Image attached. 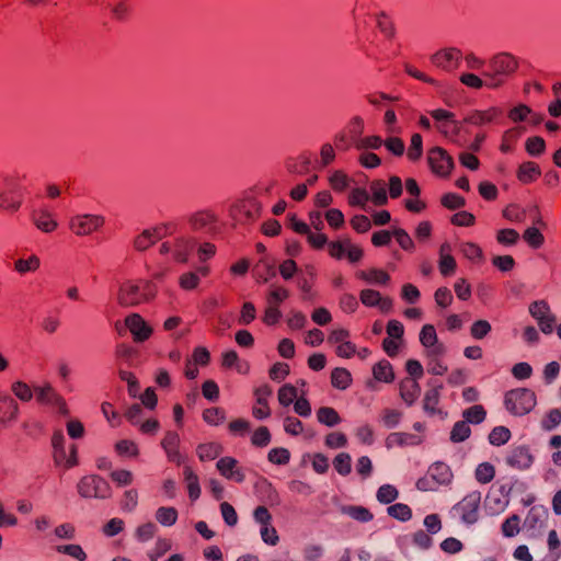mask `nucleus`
<instances>
[{"label":"nucleus","instance_id":"1","mask_svg":"<svg viewBox=\"0 0 561 561\" xmlns=\"http://www.w3.org/2000/svg\"><path fill=\"white\" fill-rule=\"evenodd\" d=\"M518 67L514 56L501 53L490 59L488 70L483 72L485 87L495 89L501 87Z\"/></svg>","mask_w":561,"mask_h":561},{"label":"nucleus","instance_id":"2","mask_svg":"<svg viewBox=\"0 0 561 561\" xmlns=\"http://www.w3.org/2000/svg\"><path fill=\"white\" fill-rule=\"evenodd\" d=\"M157 294L156 286L149 280H127L118 290V304L133 307L153 299Z\"/></svg>","mask_w":561,"mask_h":561},{"label":"nucleus","instance_id":"3","mask_svg":"<svg viewBox=\"0 0 561 561\" xmlns=\"http://www.w3.org/2000/svg\"><path fill=\"white\" fill-rule=\"evenodd\" d=\"M77 491L83 499L105 500L112 496L110 483L99 474L83 476L77 484Z\"/></svg>","mask_w":561,"mask_h":561},{"label":"nucleus","instance_id":"4","mask_svg":"<svg viewBox=\"0 0 561 561\" xmlns=\"http://www.w3.org/2000/svg\"><path fill=\"white\" fill-rule=\"evenodd\" d=\"M262 207L255 198H242L230 207V217L236 225L251 226L261 217Z\"/></svg>","mask_w":561,"mask_h":561},{"label":"nucleus","instance_id":"5","mask_svg":"<svg viewBox=\"0 0 561 561\" xmlns=\"http://www.w3.org/2000/svg\"><path fill=\"white\" fill-rule=\"evenodd\" d=\"M53 457L57 466L64 469H70L79 463L78 448L75 444L66 448V442L62 433L56 432L51 436Z\"/></svg>","mask_w":561,"mask_h":561},{"label":"nucleus","instance_id":"6","mask_svg":"<svg viewBox=\"0 0 561 561\" xmlns=\"http://www.w3.org/2000/svg\"><path fill=\"white\" fill-rule=\"evenodd\" d=\"M434 118V127L445 138L459 142V134L462 127V123L455 118V114L447 110L438 108L430 112Z\"/></svg>","mask_w":561,"mask_h":561},{"label":"nucleus","instance_id":"7","mask_svg":"<svg viewBox=\"0 0 561 561\" xmlns=\"http://www.w3.org/2000/svg\"><path fill=\"white\" fill-rule=\"evenodd\" d=\"M481 500L480 491H470L454 506V511L463 523L474 524L479 519Z\"/></svg>","mask_w":561,"mask_h":561},{"label":"nucleus","instance_id":"8","mask_svg":"<svg viewBox=\"0 0 561 561\" xmlns=\"http://www.w3.org/2000/svg\"><path fill=\"white\" fill-rule=\"evenodd\" d=\"M453 480L450 468L444 462L432 465L427 471V476L417 481L416 485L420 490H434L438 485H447Z\"/></svg>","mask_w":561,"mask_h":561},{"label":"nucleus","instance_id":"9","mask_svg":"<svg viewBox=\"0 0 561 561\" xmlns=\"http://www.w3.org/2000/svg\"><path fill=\"white\" fill-rule=\"evenodd\" d=\"M427 163L436 175H450L455 167L453 157L442 147H433L427 151Z\"/></svg>","mask_w":561,"mask_h":561},{"label":"nucleus","instance_id":"10","mask_svg":"<svg viewBox=\"0 0 561 561\" xmlns=\"http://www.w3.org/2000/svg\"><path fill=\"white\" fill-rule=\"evenodd\" d=\"M328 343L335 345V354L341 358H351L356 354V345L351 341L347 329H334L328 336Z\"/></svg>","mask_w":561,"mask_h":561},{"label":"nucleus","instance_id":"11","mask_svg":"<svg viewBox=\"0 0 561 561\" xmlns=\"http://www.w3.org/2000/svg\"><path fill=\"white\" fill-rule=\"evenodd\" d=\"M176 230V225L173 222L161 224L151 229L145 230L135 239V247L140 250H147L158 240L174 233Z\"/></svg>","mask_w":561,"mask_h":561},{"label":"nucleus","instance_id":"12","mask_svg":"<svg viewBox=\"0 0 561 561\" xmlns=\"http://www.w3.org/2000/svg\"><path fill=\"white\" fill-rule=\"evenodd\" d=\"M253 517L257 524H260V534L262 540L270 546H276L279 541V537L276 528L272 525V515L270 511L261 505L257 506L253 512Z\"/></svg>","mask_w":561,"mask_h":561},{"label":"nucleus","instance_id":"13","mask_svg":"<svg viewBox=\"0 0 561 561\" xmlns=\"http://www.w3.org/2000/svg\"><path fill=\"white\" fill-rule=\"evenodd\" d=\"M272 394L273 390L267 383L261 385L254 389L253 396L255 402L252 407V416L255 420H265L272 415V410L268 403Z\"/></svg>","mask_w":561,"mask_h":561},{"label":"nucleus","instance_id":"14","mask_svg":"<svg viewBox=\"0 0 561 561\" xmlns=\"http://www.w3.org/2000/svg\"><path fill=\"white\" fill-rule=\"evenodd\" d=\"M461 59V50L455 47L443 48L431 57V61L435 67L448 72L457 69Z\"/></svg>","mask_w":561,"mask_h":561},{"label":"nucleus","instance_id":"15","mask_svg":"<svg viewBox=\"0 0 561 561\" xmlns=\"http://www.w3.org/2000/svg\"><path fill=\"white\" fill-rule=\"evenodd\" d=\"M193 244L186 239H174L163 242L160 245L161 254H171L172 259L178 263H187Z\"/></svg>","mask_w":561,"mask_h":561},{"label":"nucleus","instance_id":"16","mask_svg":"<svg viewBox=\"0 0 561 561\" xmlns=\"http://www.w3.org/2000/svg\"><path fill=\"white\" fill-rule=\"evenodd\" d=\"M125 325L133 335L134 342L142 343L152 335V328L138 313H131L125 318Z\"/></svg>","mask_w":561,"mask_h":561},{"label":"nucleus","instance_id":"17","mask_svg":"<svg viewBox=\"0 0 561 561\" xmlns=\"http://www.w3.org/2000/svg\"><path fill=\"white\" fill-rule=\"evenodd\" d=\"M529 312L533 316V318L537 321L540 330L543 333H551L554 328L556 318L551 313L548 305L546 301H535L529 307Z\"/></svg>","mask_w":561,"mask_h":561},{"label":"nucleus","instance_id":"18","mask_svg":"<svg viewBox=\"0 0 561 561\" xmlns=\"http://www.w3.org/2000/svg\"><path fill=\"white\" fill-rule=\"evenodd\" d=\"M216 468L218 472L227 480L234 481L237 483H241L245 479V474L243 470L239 467V462L236 458L226 456L221 457L217 463Z\"/></svg>","mask_w":561,"mask_h":561},{"label":"nucleus","instance_id":"19","mask_svg":"<svg viewBox=\"0 0 561 561\" xmlns=\"http://www.w3.org/2000/svg\"><path fill=\"white\" fill-rule=\"evenodd\" d=\"M359 300L366 307H377L382 313L390 312L393 307L391 298L382 297L379 291L370 288L360 290Z\"/></svg>","mask_w":561,"mask_h":561},{"label":"nucleus","instance_id":"20","mask_svg":"<svg viewBox=\"0 0 561 561\" xmlns=\"http://www.w3.org/2000/svg\"><path fill=\"white\" fill-rule=\"evenodd\" d=\"M104 224L100 216L82 215L77 216L70 221V229L78 236L90 234Z\"/></svg>","mask_w":561,"mask_h":561},{"label":"nucleus","instance_id":"21","mask_svg":"<svg viewBox=\"0 0 561 561\" xmlns=\"http://www.w3.org/2000/svg\"><path fill=\"white\" fill-rule=\"evenodd\" d=\"M287 169L290 173H296L297 175H304L311 172H320L319 160L312 159L309 153H301L295 159H289L287 162Z\"/></svg>","mask_w":561,"mask_h":561},{"label":"nucleus","instance_id":"22","mask_svg":"<svg viewBox=\"0 0 561 561\" xmlns=\"http://www.w3.org/2000/svg\"><path fill=\"white\" fill-rule=\"evenodd\" d=\"M504 115L502 108L492 106L485 111H473L466 118L465 122L476 125L482 126L491 123H496Z\"/></svg>","mask_w":561,"mask_h":561},{"label":"nucleus","instance_id":"23","mask_svg":"<svg viewBox=\"0 0 561 561\" xmlns=\"http://www.w3.org/2000/svg\"><path fill=\"white\" fill-rule=\"evenodd\" d=\"M504 404L507 411L515 415H523L526 412V391L525 389H513L506 392Z\"/></svg>","mask_w":561,"mask_h":561},{"label":"nucleus","instance_id":"24","mask_svg":"<svg viewBox=\"0 0 561 561\" xmlns=\"http://www.w3.org/2000/svg\"><path fill=\"white\" fill-rule=\"evenodd\" d=\"M161 445L167 453L169 461L181 466L183 462V456L180 453V436L175 432H167L162 438Z\"/></svg>","mask_w":561,"mask_h":561},{"label":"nucleus","instance_id":"25","mask_svg":"<svg viewBox=\"0 0 561 561\" xmlns=\"http://www.w3.org/2000/svg\"><path fill=\"white\" fill-rule=\"evenodd\" d=\"M399 394L408 407L413 405L421 394L419 381L413 378H403L399 382Z\"/></svg>","mask_w":561,"mask_h":561},{"label":"nucleus","instance_id":"26","mask_svg":"<svg viewBox=\"0 0 561 561\" xmlns=\"http://www.w3.org/2000/svg\"><path fill=\"white\" fill-rule=\"evenodd\" d=\"M451 251V245L448 242L440 244L438 268L444 277L453 275L457 268V262Z\"/></svg>","mask_w":561,"mask_h":561},{"label":"nucleus","instance_id":"27","mask_svg":"<svg viewBox=\"0 0 561 561\" xmlns=\"http://www.w3.org/2000/svg\"><path fill=\"white\" fill-rule=\"evenodd\" d=\"M217 215L211 210H199L194 213L190 219V226L193 230H210L217 222Z\"/></svg>","mask_w":561,"mask_h":561},{"label":"nucleus","instance_id":"28","mask_svg":"<svg viewBox=\"0 0 561 561\" xmlns=\"http://www.w3.org/2000/svg\"><path fill=\"white\" fill-rule=\"evenodd\" d=\"M355 276L357 279H360L367 284L382 286L388 285L391 279L390 275L386 271L376 267L357 271Z\"/></svg>","mask_w":561,"mask_h":561},{"label":"nucleus","instance_id":"29","mask_svg":"<svg viewBox=\"0 0 561 561\" xmlns=\"http://www.w3.org/2000/svg\"><path fill=\"white\" fill-rule=\"evenodd\" d=\"M183 478L186 484L188 497L192 502H195L199 499L202 493L198 476L191 466H185L183 469Z\"/></svg>","mask_w":561,"mask_h":561},{"label":"nucleus","instance_id":"30","mask_svg":"<svg viewBox=\"0 0 561 561\" xmlns=\"http://www.w3.org/2000/svg\"><path fill=\"white\" fill-rule=\"evenodd\" d=\"M374 379L379 382L391 383L394 378V370L391 363L387 359L377 362L371 369Z\"/></svg>","mask_w":561,"mask_h":561},{"label":"nucleus","instance_id":"31","mask_svg":"<svg viewBox=\"0 0 561 561\" xmlns=\"http://www.w3.org/2000/svg\"><path fill=\"white\" fill-rule=\"evenodd\" d=\"M224 451L221 444L216 442H208L199 444L196 448V454L201 461H210L218 458Z\"/></svg>","mask_w":561,"mask_h":561},{"label":"nucleus","instance_id":"32","mask_svg":"<svg viewBox=\"0 0 561 561\" xmlns=\"http://www.w3.org/2000/svg\"><path fill=\"white\" fill-rule=\"evenodd\" d=\"M18 403L8 396H0V423H7L16 419Z\"/></svg>","mask_w":561,"mask_h":561},{"label":"nucleus","instance_id":"33","mask_svg":"<svg viewBox=\"0 0 561 561\" xmlns=\"http://www.w3.org/2000/svg\"><path fill=\"white\" fill-rule=\"evenodd\" d=\"M114 450L117 454V456L123 458L136 459L140 455L138 444L131 439L117 440L114 445Z\"/></svg>","mask_w":561,"mask_h":561},{"label":"nucleus","instance_id":"34","mask_svg":"<svg viewBox=\"0 0 561 561\" xmlns=\"http://www.w3.org/2000/svg\"><path fill=\"white\" fill-rule=\"evenodd\" d=\"M420 342L426 348L435 346L436 347L435 352L438 354H442L444 351L442 345H437L438 339H437L436 330H435L434 325H432V324H425L422 328V330L420 332Z\"/></svg>","mask_w":561,"mask_h":561},{"label":"nucleus","instance_id":"35","mask_svg":"<svg viewBox=\"0 0 561 561\" xmlns=\"http://www.w3.org/2000/svg\"><path fill=\"white\" fill-rule=\"evenodd\" d=\"M353 382L350 370L343 367H336L331 371V385L339 390L347 389Z\"/></svg>","mask_w":561,"mask_h":561},{"label":"nucleus","instance_id":"36","mask_svg":"<svg viewBox=\"0 0 561 561\" xmlns=\"http://www.w3.org/2000/svg\"><path fill=\"white\" fill-rule=\"evenodd\" d=\"M507 496L504 494L502 488H491L486 495V505L493 512L503 511L507 505Z\"/></svg>","mask_w":561,"mask_h":561},{"label":"nucleus","instance_id":"37","mask_svg":"<svg viewBox=\"0 0 561 561\" xmlns=\"http://www.w3.org/2000/svg\"><path fill=\"white\" fill-rule=\"evenodd\" d=\"M34 393L36 394V399L39 403L44 404H58L61 402V398L55 391V389L46 383L41 387H36L34 389Z\"/></svg>","mask_w":561,"mask_h":561},{"label":"nucleus","instance_id":"38","mask_svg":"<svg viewBox=\"0 0 561 561\" xmlns=\"http://www.w3.org/2000/svg\"><path fill=\"white\" fill-rule=\"evenodd\" d=\"M317 420L319 423L333 427L342 422L337 411L331 407H321L317 410Z\"/></svg>","mask_w":561,"mask_h":561},{"label":"nucleus","instance_id":"39","mask_svg":"<svg viewBox=\"0 0 561 561\" xmlns=\"http://www.w3.org/2000/svg\"><path fill=\"white\" fill-rule=\"evenodd\" d=\"M33 219L35 226L44 232H51L57 228V221L53 218V215L46 210L35 211Z\"/></svg>","mask_w":561,"mask_h":561},{"label":"nucleus","instance_id":"40","mask_svg":"<svg viewBox=\"0 0 561 561\" xmlns=\"http://www.w3.org/2000/svg\"><path fill=\"white\" fill-rule=\"evenodd\" d=\"M22 204V195L18 191H8L0 194V207L10 210L16 211Z\"/></svg>","mask_w":561,"mask_h":561},{"label":"nucleus","instance_id":"41","mask_svg":"<svg viewBox=\"0 0 561 561\" xmlns=\"http://www.w3.org/2000/svg\"><path fill=\"white\" fill-rule=\"evenodd\" d=\"M403 417V413L399 409L385 408L380 411L379 419L383 426L393 428L399 425Z\"/></svg>","mask_w":561,"mask_h":561},{"label":"nucleus","instance_id":"42","mask_svg":"<svg viewBox=\"0 0 561 561\" xmlns=\"http://www.w3.org/2000/svg\"><path fill=\"white\" fill-rule=\"evenodd\" d=\"M289 297V290L279 285H271L266 295V304L279 307Z\"/></svg>","mask_w":561,"mask_h":561},{"label":"nucleus","instance_id":"43","mask_svg":"<svg viewBox=\"0 0 561 561\" xmlns=\"http://www.w3.org/2000/svg\"><path fill=\"white\" fill-rule=\"evenodd\" d=\"M156 519L162 526H173L178 520V510L173 506H161L156 511Z\"/></svg>","mask_w":561,"mask_h":561},{"label":"nucleus","instance_id":"44","mask_svg":"<svg viewBox=\"0 0 561 561\" xmlns=\"http://www.w3.org/2000/svg\"><path fill=\"white\" fill-rule=\"evenodd\" d=\"M343 512L351 518L360 523H368L374 518V514L368 508L360 505L346 506L343 508Z\"/></svg>","mask_w":561,"mask_h":561},{"label":"nucleus","instance_id":"45","mask_svg":"<svg viewBox=\"0 0 561 561\" xmlns=\"http://www.w3.org/2000/svg\"><path fill=\"white\" fill-rule=\"evenodd\" d=\"M298 398L297 388L290 383L283 385L277 391V399L282 407H289Z\"/></svg>","mask_w":561,"mask_h":561},{"label":"nucleus","instance_id":"46","mask_svg":"<svg viewBox=\"0 0 561 561\" xmlns=\"http://www.w3.org/2000/svg\"><path fill=\"white\" fill-rule=\"evenodd\" d=\"M387 513L390 517L400 522H408L412 518V510L408 504L404 503H396L389 505Z\"/></svg>","mask_w":561,"mask_h":561},{"label":"nucleus","instance_id":"47","mask_svg":"<svg viewBox=\"0 0 561 561\" xmlns=\"http://www.w3.org/2000/svg\"><path fill=\"white\" fill-rule=\"evenodd\" d=\"M203 420L211 425V426H218L220 424H222L226 420V412L224 409L221 408H218V407H211V408H208V409H205L203 411Z\"/></svg>","mask_w":561,"mask_h":561},{"label":"nucleus","instance_id":"48","mask_svg":"<svg viewBox=\"0 0 561 561\" xmlns=\"http://www.w3.org/2000/svg\"><path fill=\"white\" fill-rule=\"evenodd\" d=\"M462 416L468 424H480L485 420L486 411L481 404H476L466 409Z\"/></svg>","mask_w":561,"mask_h":561},{"label":"nucleus","instance_id":"49","mask_svg":"<svg viewBox=\"0 0 561 561\" xmlns=\"http://www.w3.org/2000/svg\"><path fill=\"white\" fill-rule=\"evenodd\" d=\"M495 477V468L490 462L479 463L474 471L476 480L481 484L490 483Z\"/></svg>","mask_w":561,"mask_h":561},{"label":"nucleus","instance_id":"50","mask_svg":"<svg viewBox=\"0 0 561 561\" xmlns=\"http://www.w3.org/2000/svg\"><path fill=\"white\" fill-rule=\"evenodd\" d=\"M272 434L267 426H259L251 435V444L256 448H264L270 445Z\"/></svg>","mask_w":561,"mask_h":561},{"label":"nucleus","instance_id":"51","mask_svg":"<svg viewBox=\"0 0 561 561\" xmlns=\"http://www.w3.org/2000/svg\"><path fill=\"white\" fill-rule=\"evenodd\" d=\"M548 520V511L542 506H533L528 511V524L531 523V527L541 528Z\"/></svg>","mask_w":561,"mask_h":561},{"label":"nucleus","instance_id":"52","mask_svg":"<svg viewBox=\"0 0 561 561\" xmlns=\"http://www.w3.org/2000/svg\"><path fill=\"white\" fill-rule=\"evenodd\" d=\"M399 496L398 489L392 484H382L376 493L377 500L382 504H391Z\"/></svg>","mask_w":561,"mask_h":561},{"label":"nucleus","instance_id":"53","mask_svg":"<svg viewBox=\"0 0 561 561\" xmlns=\"http://www.w3.org/2000/svg\"><path fill=\"white\" fill-rule=\"evenodd\" d=\"M471 434L469 424L462 420L455 423L450 432V439L454 443H460L466 440Z\"/></svg>","mask_w":561,"mask_h":561},{"label":"nucleus","instance_id":"54","mask_svg":"<svg viewBox=\"0 0 561 561\" xmlns=\"http://www.w3.org/2000/svg\"><path fill=\"white\" fill-rule=\"evenodd\" d=\"M522 135V129L519 127H515V128H511L508 130L505 131V134L503 135V138H502V144H501V151L502 152H510L511 150H513L515 144L517 142V140L519 139Z\"/></svg>","mask_w":561,"mask_h":561},{"label":"nucleus","instance_id":"55","mask_svg":"<svg viewBox=\"0 0 561 561\" xmlns=\"http://www.w3.org/2000/svg\"><path fill=\"white\" fill-rule=\"evenodd\" d=\"M423 153V139L420 134H413L411 137L410 146L407 156L410 161H417Z\"/></svg>","mask_w":561,"mask_h":561},{"label":"nucleus","instance_id":"56","mask_svg":"<svg viewBox=\"0 0 561 561\" xmlns=\"http://www.w3.org/2000/svg\"><path fill=\"white\" fill-rule=\"evenodd\" d=\"M267 459L274 465L284 466L289 462L290 453L287 448L284 447L272 448L267 454Z\"/></svg>","mask_w":561,"mask_h":561},{"label":"nucleus","instance_id":"57","mask_svg":"<svg viewBox=\"0 0 561 561\" xmlns=\"http://www.w3.org/2000/svg\"><path fill=\"white\" fill-rule=\"evenodd\" d=\"M522 529V519L518 515L514 514L502 524V533L505 537H514L519 534Z\"/></svg>","mask_w":561,"mask_h":561},{"label":"nucleus","instance_id":"58","mask_svg":"<svg viewBox=\"0 0 561 561\" xmlns=\"http://www.w3.org/2000/svg\"><path fill=\"white\" fill-rule=\"evenodd\" d=\"M11 391L13 394L23 402L32 400L34 391L32 388L23 381H15L11 385Z\"/></svg>","mask_w":561,"mask_h":561},{"label":"nucleus","instance_id":"59","mask_svg":"<svg viewBox=\"0 0 561 561\" xmlns=\"http://www.w3.org/2000/svg\"><path fill=\"white\" fill-rule=\"evenodd\" d=\"M56 550L59 553L67 554L78 561L87 560V553L84 552V550L82 549V547L80 545L71 543V545L57 546Z\"/></svg>","mask_w":561,"mask_h":561},{"label":"nucleus","instance_id":"60","mask_svg":"<svg viewBox=\"0 0 561 561\" xmlns=\"http://www.w3.org/2000/svg\"><path fill=\"white\" fill-rule=\"evenodd\" d=\"M251 430V423L242 417L234 419L228 423V431L234 436H244Z\"/></svg>","mask_w":561,"mask_h":561},{"label":"nucleus","instance_id":"61","mask_svg":"<svg viewBox=\"0 0 561 561\" xmlns=\"http://www.w3.org/2000/svg\"><path fill=\"white\" fill-rule=\"evenodd\" d=\"M373 196L371 201L375 205L381 206L385 205L388 201L387 192H386V183L381 181H375L370 186Z\"/></svg>","mask_w":561,"mask_h":561},{"label":"nucleus","instance_id":"62","mask_svg":"<svg viewBox=\"0 0 561 561\" xmlns=\"http://www.w3.org/2000/svg\"><path fill=\"white\" fill-rule=\"evenodd\" d=\"M334 469L342 476H347L352 470L351 456L346 453H341L335 456L333 460Z\"/></svg>","mask_w":561,"mask_h":561},{"label":"nucleus","instance_id":"63","mask_svg":"<svg viewBox=\"0 0 561 561\" xmlns=\"http://www.w3.org/2000/svg\"><path fill=\"white\" fill-rule=\"evenodd\" d=\"M111 480L117 486H127L130 485L134 481V474L131 471L126 469H117L110 473Z\"/></svg>","mask_w":561,"mask_h":561},{"label":"nucleus","instance_id":"64","mask_svg":"<svg viewBox=\"0 0 561 561\" xmlns=\"http://www.w3.org/2000/svg\"><path fill=\"white\" fill-rule=\"evenodd\" d=\"M172 548V542L168 538H158L153 550L148 554L150 561H158L159 558L164 556Z\"/></svg>","mask_w":561,"mask_h":561}]
</instances>
